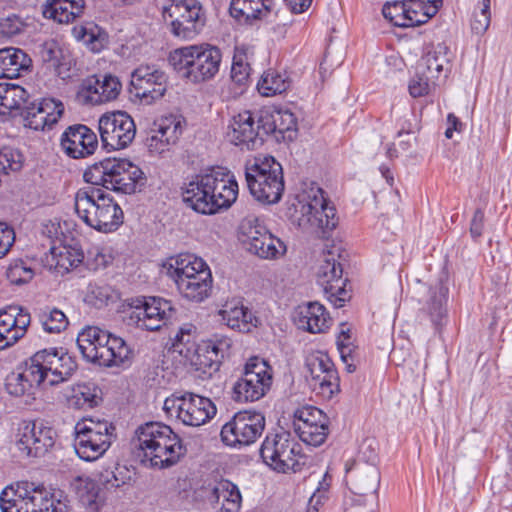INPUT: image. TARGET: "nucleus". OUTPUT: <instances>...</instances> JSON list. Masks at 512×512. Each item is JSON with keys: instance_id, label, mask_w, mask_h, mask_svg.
<instances>
[{"instance_id": "obj_56", "label": "nucleus", "mask_w": 512, "mask_h": 512, "mask_svg": "<svg viewBox=\"0 0 512 512\" xmlns=\"http://www.w3.org/2000/svg\"><path fill=\"white\" fill-rule=\"evenodd\" d=\"M135 128L132 117L125 111H113L103 114L98 122V128Z\"/></svg>"}, {"instance_id": "obj_4", "label": "nucleus", "mask_w": 512, "mask_h": 512, "mask_svg": "<svg viewBox=\"0 0 512 512\" xmlns=\"http://www.w3.org/2000/svg\"><path fill=\"white\" fill-rule=\"evenodd\" d=\"M27 91L20 86L7 87L0 93V114L19 115L24 128H46L57 124L63 116L64 104L55 99H42L27 105Z\"/></svg>"}, {"instance_id": "obj_62", "label": "nucleus", "mask_w": 512, "mask_h": 512, "mask_svg": "<svg viewBox=\"0 0 512 512\" xmlns=\"http://www.w3.org/2000/svg\"><path fill=\"white\" fill-rule=\"evenodd\" d=\"M485 230V213L482 208H477L470 221L469 233L475 243H479Z\"/></svg>"}, {"instance_id": "obj_7", "label": "nucleus", "mask_w": 512, "mask_h": 512, "mask_svg": "<svg viewBox=\"0 0 512 512\" xmlns=\"http://www.w3.org/2000/svg\"><path fill=\"white\" fill-rule=\"evenodd\" d=\"M77 345L87 362L100 367L121 366L130 362L133 355L124 339L95 326L78 334Z\"/></svg>"}, {"instance_id": "obj_40", "label": "nucleus", "mask_w": 512, "mask_h": 512, "mask_svg": "<svg viewBox=\"0 0 512 512\" xmlns=\"http://www.w3.org/2000/svg\"><path fill=\"white\" fill-rule=\"evenodd\" d=\"M297 117L287 107H274L272 110L263 111L257 128H296Z\"/></svg>"}, {"instance_id": "obj_28", "label": "nucleus", "mask_w": 512, "mask_h": 512, "mask_svg": "<svg viewBox=\"0 0 512 512\" xmlns=\"http://www.w3.org/2000/svg\"><path fill=\"white\" fill-rule=\"evenodd\" d=\"M61 147L70 158H86L96 151L98 138L93 130H65Z\"/></svg>"}, {"instance_id": "obj_13", "label": "nucleus", "mask_w": 512, "mask_h": 512, "mask_svg": "<svg viewBox=\"0 0 512 512\" xmlns=\"http://www.w3.org/2000/svg\"><path fill=\"white\" fill-rule=\"evenodd\" d=\"M239 234L247 251L261 259H279L287 252L286 244L274 236L263 221L255 216H249L242 220Z\"/></svg>"}, {"instance_id": "obj_38", "label": "nucleus", "mask_w": 512, "mask_h": 512, "mask_svg": "<svg viewBox=\"0 0 512 512\" xmlns=\"http://www.w3.org/2000/svg\"><path fill=\"white\" fill-rule=\"evenodd\" d=\"M98 389L94 384L74 385L67 395V404L74 409H90L98 405Z\"/></svg>"}, {"instance_id": "obj_16", "label": "nucleus", "mask_w": 512, "mask_h": 512, "mask_svg": "<svg viewBox=\"0 0 512 512\" xmlns=\"http://www.w3.org/2000/svg\"><path fill=\"white\" fill-rule=\"evenodd\" d=\"M265 417L260 412L240 411L221 429V439L231 447L248 446L254 443L265 429Z\"/></svg>"}, {"instance_id": "obj_17", "label": "nucleus", "mask_w": 512, "mask_h": 512, "mask_svg": "<svg viewBox=\"0 0 512 512\" xmlns=\"http://www.w3.org/2000/svg\"><path fill=\"white\" fill-rule=\"evenodd\" d=\"M317 284L323 289L327 300L336 308H341L350 300V291L346 289L347 278L343 277L341 264L331 251L324 258L316 273Z\"/></svg>"}, {"instance_id": "obj_58", "label": "nucleus", "mask_w": 512, "mask_h": 512, "mask_svg": "<svg viewBox=\"0 0 512 512\" xmlns=\"http://www.w3.org/2000/svg\"><path fill=\"white\" fill-rule=\"evenodd\" d=\"M379 482V472L375 468H369L365 473V481L362 478L358 479L354 493L359 495L376 493L379 488Z\"/></svg>"}, {"instance_id": "obj_39", "label": "nucleus", "mask_w": 512, "mask_h": 512, "mask_svg": "<svg viewBox=\"0 0 512 512\" xmlns=\"http://www.w3.org/2000/svg\"><path fill=\"white\" fill-rule=\"evenodd\" d=\"M22 481L7 486L0 494V508L2 512H28Z\"/></svg>"}, {"instance_id": "obj_33", "label": "nucleus", "mask_w": 512, "mask_h": 512, "mask_svg": "<svg viewBox=\"0 0 512 512\" xmlns=\"http://www.w3.org/2000/svg\"><path fill=\"white\" fill-rule=\"evenodd\" d=\"M23 489L27 490L28 512H64L60 501L55 503L53 494L43 484L22 481Z\"/></svg>"}, {"instance_id": "obj_20", "label": "nucleus", "mask_w": 512, "mask_h": 512, "mask_svg": "<svg viewBox=\"0 0 512 512\" xmlns=\"http://www.w3.org/2000/svg\"><path fill=\"white\" fill-rule=\"evenodd\" d=\"M55 429L42 420L25 421L18 429L17 447L27 456L45 455L56 443Z\"/></svg>"}, {"instance_id": "obj_6", "label": "nucleus", "mask_w": 512, "mask_h": 512, "mask_svg": "<svg viewBox=\"0 0 512 512\" xmlns=\"http://www.w3.org/2000/svg\"><path fill=\"white\" fill-rule=\"evenodd\" d=\"M221 60V50L210 44L177 48L168 57L178 76L193 84L212 80L219 72Z\"/></svg>"}, {"instance_id": "obj_31", "label": "nucleus", "mask_w": 512, "mask_h": 512, "mask_svg": "<svg viewBox=\"0 0 512 512\" xmlns=\"http://www.w3.org/2000/svg\"><path fill=\"white\" fill-rule=\"evenodd\" d=\"M71 487L85 512H99L104 500L100 495L99 483L88 475H79L72 479Z\"/></svg>"}, {"instance_id": "obj_46", "label": "nucleus", "mask_w": 512, "mask_h": 512, "mask_svg": "<svg viewBox=\"0 0 512 512\" xmlns=\"http://www.w3.org/2000/svg\"><path fill=\"white\" fill-rule=\"evenodd\" d=\"M44 360L40 351L36 352L18 368L24 375V379L32 384L33 387H38L45 380L48 381L47 372L44 371Z\"/></svg>"}, {"instance_id": "obj_57", "label": "nucleus", "mask_w": 512, "mask_h": 512, "mask_svg": "<svg viewBox=\"0 0 512 512\" xmlns=\"http://www.w3.org/2000/svg\"><path fill=\"white\" fill-rule=\"evenodd\" d=\"M23 376L24 375L18 367L7 376L5 387L10 395L16 397L23 396L34 388L30 382L24 379Z\"/></svg>"}, {"instance_id": "obj_18", "label": "nucleus", "mask_w": 512, "mask_h": 512, "mask_svg": "<svg viewBox=\"0 0 512 512\" xmlns=\"http://www.w3.org/2000/svg\"><path fill=\"white\" fill-rule=\"evenodd\" d=\"M121 91L122 83L116 75L94 74L80 82L76 100L81 105L97 106L116 100Z\"/></svg>"}, {"instance_id": "obj_15", "label": "nucleus", "mask_w": 512, "mask_h": 512, "mask_svg": "<svg viewBox=\"0 0 512 512\" xmlns=\"http://www.w3.org/2000/svg\"><path fill=\"white\" fill-rule=\"evenodd\" d=\"M164 409L167 412L174 410L177 419L184 425L194 427L205 424L217 412L216 406L209 398L191 392L167 398Z\"/></svg>"}, {"instance_id": "obj_29", "label": "nucleus", "mask_w": 512, "mask_h": 512, "mask_svg": "<svg viewBox=\"0 0 512 512\" xmlns=\"http://www.w3.org/2000/svg\"><path fill=\"white\" fill-rule=\"evenodd\" d=\"M231 344L230 338L223 335H213L198 348V364L207 369L209 374L218 371L222 360L230 353Z\"/></svg>"}, {"instance_id": "obj_42", "label": "nucleus", "mask_w": 512, "mask_h": 512, "mask_svg": "<svg viewBox=\"0 0 512 512\" xmlns=\"http://www.w3.org/2000/svg\"><path fill=\"white\" fill-rule=\"evenodd\" d=\"M50 252V269H54L57 273L62 275L78 267L83 261L82 253L68 247L52 248Z\"/></svg>"}, {"instance_id": "obj_25", "label": "nucleus", "mask_w": 512, "mask_h": 512, "mask_svg": "<svg viewBox=\"0 0 512 512\" xmlns=\"http://www.w3.org/2000/svg\"><path fill=\"white\" fill-rule=\"evenodd\" d=\"M212 194H215V204L218 212L228 209L237 200L238 183L229 170L224 168H212L208 170Z\"/></svg>"}, {"instance_id": "obj_5", "label": "nucleus", "mask_w": 512, "mask_h": 512, "mask_svg": "<svg viewBox=\"0 0 512 512\" xmlns=\"http://www.w3.org/2000/svg\"><path fill=\"white\" fill-rule=\"evenodd\" d=\"M136 435L144 460L152 467H171L186 453L182 439L164 423L147 422L138 427Z\"/></svg>"}, {"instance_id": "obj_34", "label": "nucleus", "mask_w": 512, "mask_h": 512, "mask_svg": "<svg viewBox=\"0 0 512 512\" xmlns=\"http://www.w3.org/2000/svg\"><path fill=\"white\" fill-rule=\"evenodd\" d=\"M85 9V0H47L42 13L47 19L68 24L79 18Z\"/></svg>"}, {"instance_id": "obj_47", "label": "nucleus", "mask_w": 512, "mask_h": 512, "mask_svg": "<svg viewBox=\"0 0 512 512\" xmlns=\"http://www.w3.org/2000/svg\"><path fill=\"white\" fill-rule=\"evenodd\" d=\"M103 147L108 150L126 148L135 138L136 130H98Z\"/></svg>"}, {"instance_id": "obj_3", "label": "nucleus", "mask_w": 512, "mask_h": 512, "mask_svg": "<svg viewBox=\"0 0 512 512\" xmlns=\"http://www.w3.org/2000/svg\"><path fill=\"white\" fill-rule=\"evenodd\" d=\"M163 269L184 298L202 302L209 297L213 278L209 266L202 258L181 253L168 258L163 263Z\"/></svg>"}, {"instance_id": "obj_50", "label": "nucleus", "mask_w": 512, "mask_h": 512, "mask_svg": "<svg viewBox=\"0 0 512 512\" xmlns=\"http://www.w3.org/2000/svg\"><path fill=\"white\" fill-rule=\"evenodd\" d=\"M307 368L311 376L310 384L325 375L330 370H335V364L327 353L316 351L307 358Z\"/></svg>"}, {"instance_id": "obj_54", "label": "nucleus", "mask_w": 512, "mask_h": 512, "mask_svg": "<svg viewBox=\"0 0 512 512\" xmlns=\"http://www.w3.org/2000/svg\"><path fill=\"white\" fill-rule=\"evenodd\" d=\"M40 321L43 329L48 333H60L68 326L66 315L57 308L43 311L40 315Z\"/></svg>"}, {"instance_id": "obj_52", "label": "nucleus", "mask_w": 512, "mask_h": 512, "mask_svg": "<svg viewBox=\"0 0 512 512\" xmlns=\"http://www.w3.org/2000/svg\"><path fill=\"white\" fill-rule=\"evenodd\" d=\"M491 0H481L475 8L471 19V30L476 35H483L491 22Z\"/></svg>"}, {"instance_id": "obj_1", "label": "nucleus", "mask_w": 512, "mask_h": 512, "mask_svg": "<svg viewBox=\"0 0 512 512\" xmlns=\"http://www.w3.org/2000/svg\"><path fill=\"white\" fill-rule=\"evenodd\" d=\"M74 209L87 226L99 232H113L123 224L122 208L101 186L80 188L74 197Z\"/></svg>"}, {"instance_id": "obj_48", "label": "nucleus", "mask_w": 512, "mask_h": 512, "mask_svg": "<svg viewBox=\"0 0 512 512\" xmlns=\"http://www.w3.org/2000/svg\"><path fill=\"white\" fill-rule=\"evenodd\" d=\"M227 140L240 150L250 151L262 146L264 139L259 130H231L227 133Z\"/></svg>"}, {"instance_id": "obj_55", "label": "nucleus", "mask_w": 512, "mask_h": 512, "mask_svg": "<svg viewBox=\"0 0 512 512\" xmlns=\"http://www.w3.org/2000/svg\"><path fill=\"white\" fill-rule=\"evenodd\" d=\"M24 157L18 149L3 147L0 149V174H8L9 171L21 170Z\"/></svg>"}, {"instance_id": "obj_30", "label": "nucleus", "mask_w": 512, "mask_h": 512, "mask_svg": "<svg viewBox=\"0 0 512 512\" xmlns=\"http://www.w3.org/2000/svg\"><path fill=\"white\" fill-rule=\"evenodd\" d=\"M218 314L229 328L239 332H249L257 324V318L240 300L227 301Z\"/></svg>"}, {"instance_id": "obj_27", "label": "nucleus", "mask_w": 512, "mask_h": 512, "mask_svg": "<svg viewBox=\"0 0 512 512\" xmlns=\"http://www.w3.org/2000/svg\"><path fill=\"white\" fill-rule=\"evenodd\" d=\"M295 322L300 329L318 334L325 333L333 321L324 305L319 302H309L298 306Z\"/></svg>"}, {"instance_id": "obj_44", "label": "nucleus", "mask_w": 512, "mask_h": 512, "mask_svg": "<svg viewBox=\"0 0 512 512\" xmlns=\"http://www.w3.org/2000/svg\"><path fill=\"white\" fill-rule=\"evenodd\" d=\"M182 130H150L146 138V145L153 154H162L175 145Z\"/></svg>"}, {"instance_id": "obj_8", "label": "nucleus", "mask_w": 512, "mask_h": 512, "mask_svg": "<svg viewBox=\"0 0 512 512\" xmlns=\"http://www.w3.org/2000/svg\"><path fill=\"white\" fill-rule=\"evenodd\" d=\"M245 179L252 197L262 204H276L285 189L283 168L273 156H257L245 163Z\"/></svg>"}, {"instance_id": "obj_22", "label": "nucleus", "mask_w": 512, "mask_h": 512, "mask_svg": "<svg viewBox=\"0 0 512 512\" xmlns=\"http://www.w3.org/2000/svg\"><path fill=\"white\" fill-rule=\"evenodd\" d=\"M210 183L208 170L192 177L182 188L183 202L199 214H217L218 205L215 204Z\"/></svg>"}, {"instance_id": "obj_24", "label": "nucleus", "mask_w": 512, "mask_h": 512, "mask_svg": "<svg viewBox=\"0 0 512 512\" xmlns=\"http://www.w3.org/2000/svg\"><path fill=\"white\" fill-rule=\"evenodd\" d=\"M44 360V371L47 372L50 385L66 381L77 369V363L64 348H49L40 350Z\"/></svg>"}, {"instance_id": "obj_60", "label": "nucleus", "mask_w": 512, "mask_h": 512, "mask_svg": "<svg viewBox=\"0 0 512 512\" xmlns=\"http://www.w3.org/2000/svg\"><path fill=\"white\" fill-rule=\"evenodd\" d=\"M24 22L16 14H10L0 20V35L13 37L24 29Z\"/></svg>"}, {"instance_id": "obj_63", "label": "nucleus", "mask_w": 512, "mask_h": 512, "mask_svg": "<svg viewBox=\"0 0 512 512\" xmlns=\"http://www.w3.org/2000/svg\"><path fill=\"white\" fill-rule=\"evenodd\" d=\"M340 332L337 336V348L340 356L347 357L354 352L351 330L346 324L342 323Z\"/></svg>"}, {"instance_id": "obj_2", "label": "nucleus", "mask_w": 512, "mask_h": 512, "mask_svg": "<svg viewBox=\"0 0 512 512\" xmlns=\"http://www.w3.org/2000/svg\"><path fill=\"white\" fill-rule=\"evenodd\" d=\"M83 179L121 194H135L144 189L147 177L142 169L126 158L108 157L89 166Z\"/></svg>"}, {"instance_id": "obj_14", "label": "nucleus", "mask_w": 512, "mask_h": 512, "mask_svg": "<svg viewBox=\"0 0 512 512\" xmlns=\"http://www.w3.org/2000/svg\"><path fill=\"white\" fill-rule=\"evenodd\" d=\"M176 313V309L169 300L156 297H151L149 300L137 298L132 300L126 311V321L128 325L156 331L175 319Z\"/></svg>"}, {"instance_id": "obj_51", "label": "nucleus", "mask_w": 512, "mask_h": 512, "mask_svg": "<svg viewBox=\"0 0 512 512\" xmlns=\"http://www.w3.org/2000/svg\"><path fill=\"white\" fill-rule=\"evenodd\" d=\"M35 275L34 270L24 260H13L6 270V277L11 284L23 285L30 282Z\"/></svg>"}, {"instance_id": "obj_21", "label": "nucleus", "mask_w": 512, "mask_h": 512, "mask_svg": "<svg viewBox=\"0 0 512 512\" xmlns=\"http://www.w3.org/2000/svg\"><path fill=\"white\" fill-rule=\"evenodd\" d=\"M294 431L311 446L322 445L329 434V418L317 407L303 406L294 412Z\"/></svg>"}, {"instance_id": "obj_11", "label": "nucleus", "mask_w": 512, "mask_h": 512, "mask_svg": "<svg viewBox=\"0 0 512 512\" xmlns=\"http://www.w3.org/2000/svg\"><path fill=\"white\" fill-rule=\"evenodd\" d=\"M115 427L106 420L84 419L74 427V449L80 459L92 462L104 455L112 444Z\"/></svg>"}, {"instance_id": "obj_64", "label": "nucleus", "mask_w": 512, "mask_h": 512, "mask_svg": "<svg viewBox=\"0 0 512 512\" xmlns=\"http://www.w3.org/2000/svg\"><path fill=\"white\" fill-rule=\"evenodd\" d=\"M158 128H182L186 120L179 111H171L162 114L154 121Z\"/></svg>"}, {"instance_id": "obj_10", "label": "nucleus", "mask_w": 512, "mask_h": 512, "mask_svg": "<svg viewBox=\"0 0 512 512\" xmlns=\"http://www.w3.org/2000/svg\"><path fill=\"white\" fill-rule=\"evenodd\" d=\"M162 17L170 33L181 40L194 39L206 23L205 11L198 0H168L162 8Z\"/></svg>"}, {"instance_id": "obj_61", "label": "nucleus", "mask_w": 512, "mask_h": 512, "mask_svg": "<svg viewBox=\"0 0 512 512\" xmlns=\"http://www.w3.org/2000/svg\"><path fill=\"white\" fill-rule=\"evenodd\" d=\"M419 71H425V75L430 79L438 78L443 71V64L435 54H428L421 63L418 64Z\"/></svg>"}, {"instance_id": "obj_12", "label": "nucleus", "mask_w": 512, "mask_h": 512, "mask_svg": "<svg viewBox=\"0 0 512 512\" xmlns=\"http://www.w3.org/2000/svg\"><path fill=\"white\" fill-rule=\"evenodd\" d=\"M272 382L273 369L268 362L257 356L250 357L233 385L232 398L239 403L255 402L269 392Z\"/></svg>"}, {"instance_id": "obj_49", "label": "nucleus", "mask_w": 512, "mask_h": 512, "mask_svg": "<svg viewBox=\"0 0 512 512\" xmlns=\"http://www.w3.org/2000/svg\"><path fill=\"white\" fill-rule=\"evenodd\" d=\"M310 385L323 399H332L340 392V378L337 369L330 370Z\"/></svg>"}, {"instance_id": "obj_41", "label": "nucleus", "mask_w": 512, "mask_h": 512, "mask_svg": "<svg viewBox=\"0 0 512 512\" xmlns=\"http://www.w3.org/2000/svg\"><path fill=\"white\" fill-rule=\"evenodd\" d=\"M217 502L222 501L221 509L225 512H237L241 506L242 496L234 483L227 479L220 480L213 488Z\"/></svg>"}, {"instance_id": "obj_53", "label": "nucleus", "mask_w": 512, "mask_h": 512, "mask_svg": "<svg viewBox=\"0 0 512 512\" xmlns=\"http://www.w3.org/2000/svg\"><path fill=\"white\" fill-rule=\"evenodd\" d=\"M382 14L394 26L407 28V0L385 3Z\"/></svg>"}, {"instance_id": "obj_9", "label": "nucleus", "mask_w": 512, "mask_h": 512, "mask_svg": "<svg viewBox=\"0 0 512 512\" xmlns=\"http://www.w3.org/2000/svg\"><path fill=\"white\" fill-rule=\"evenodd\" d=\"M259 452L262 461L276 472H298L307 464L301 444L286 430L268 433Z\"/></svg>"}, {"instance_id": "obj_36", "label": "nucleus", "mask_w": 512, "mask_h": 512, "mask_svg": "<svg viewBox=\"0 0 512 512\" xmlns=\"http://www.w3.org/2000/svg\"><path fill=\"white\" fill-rule=\"evenodd\" d=\"M442 4L443 0H407V28L427 23Z\"/></svg>"}, {"instance_id": "obj_23", "label": "nucleus", "mask_w": 512, "mask_h": 512, "mask_svg": "<svg viewBox=\"0 0 512 512\" xmlns=\"http://www.w3.org/2000/svg\"><path fill=\"white\" fill-rule=\"evenodd\" d=\"M30 323L31 316L22 307L10 306L8 310L0 311V350L22 339Z\"/></svg>"}, {"instance_id": "obj_32", "label": "nucleus", "mask_w": 512, "mask_h": 512, "mask_svg": "<svg viewBox=\"0 0 512 512\" xmlns=\"http://www.w3.org/2000/svg\"><path fill=\"white\" fill-rule=\"evenodd\" d=\"M32 60L20 48L5 47L0 49V79H16L30 70Z\"/></svg>"}, {"instance_id": "obj_35", "label": "nucleus", "mask_w": 512, "mask_h": 512, "mask_svg": "<svg viewBox=\"0 0 512 512\" xmlns=\"http://www.w3.org/2000/svg\"><path fill=\"white\" fill-rule=\"evenodd\" d=\"M275 8L274 0H231V16L245 21L266 18Z\"/></svg>"}, {"instance_id": "obj_26", "label": "nucleus", "mask_w": 512, "mask_h": 512, "mask_svg": "<svg viewBox=\"0 0 512 512\" xmlns=\"http://www.w3.org/2000/svg\"><path fill=\"white\" fill-rule=\"evenodd\" d=\"M320 198L316 196L314 199L301 207L303 218H306L307 223L312 227L321 229L324 233L336 228L338 218L336 216V209L330 206L326 199L323 197V191L319 189Z\"/></svg>"}, {"instance_id": "obj_59", "label": "nucleus", "mask_w": 512, "mask_h": 512, "mask_svg": "<svg viewBox=\"0 0 512 512\" xmlns=\"http://www.w3.org/2000/svg\"><path fill=\"white\" fill-rule=\"evenodd\" d=\"M409 93L412 97H423L430 93L432 85L429 76L425 75V71H418L417 74L409 82Z\"/></svg>"}, {"instance_id": "obj_37", "label": "nucleus", "mask_w": 512, "mask_h": 512, "mask_svg": "<svg viewBox=\"0 0 512 512\" xmlns=\"http://www.w3.org/2000/svg\"><path fill=\"white\" fill-rule=\"evenodd\" d=\"M72 34L94 53L102 51L107 44V34L93 22L74 26Z\"/></svg>"}, {"instance_id": "obj_19", "label": "nucleus", "mask_w": 512, "mask_h": 512, "mask_svg": "<svg viewBox=\"0 0 512 512\" xmlns=\"http://www.w3.org/2000/svg\"><path fill=\"white\" fill-rule=\"evenodd\" d=\"M167 84L164 71L154 65H140L131 73L129 91L141 103L150 105L165 95Z\"/></svg>"}, {"instance_id": "obj_45", "label": "nucleus", "mask_w": 512, "mask_h": 512, "mask_svg": "<svg viewBox=\"0 0 512 512\" xmlns=\"http://www.w3.org/2000/svg\"><path fill=\"white\" fill-rule=\"evenodd\" d=\"M290 86V82L285 75L275 71L265 72L257 84L258 91L263 96H273L285 92Z\"/></svg>"}, {"instance_id": "obj_43", "label": "nucleus", "mask_w": 512, "mask_h": 512, "mask_svg": "<svg viewBox=\"0 0 512 512\" xmlns=\"http://www.w3.org/2000/svg\"><path fill=\"white\" fill-rule=\"evenodd\" d=\"M252 55L250 48L246 45L236 46L233 55L231 78L236 84L246 85L250 79L251 66L250 56Z\"/></svg>"}]
</instances>
